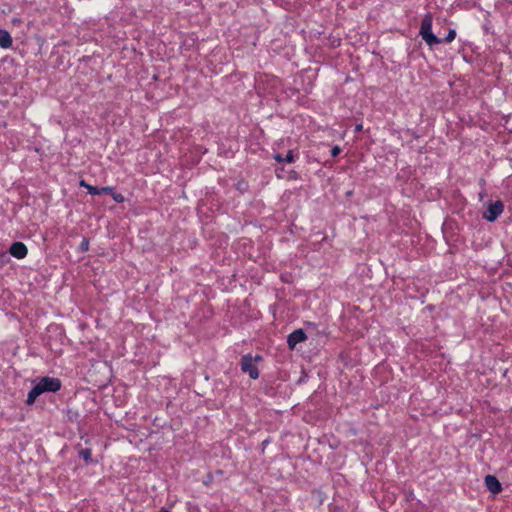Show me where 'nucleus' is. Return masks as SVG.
<instances>
[{
  "instance_id": "f257e3e1",
  "label": "nucleus",
  "mask_w": 512,
  "mask_h": 512,
  "mask_svg": "<svg viewBox=\"0 0 512 512\" xmlns=\"http://www.w3.org/2000/svg\"><path fill=\"white\" fill-rule=\"evenodd\" d=\"M61 388V381L54 377H42L27 395V404L32 405L37 397L45 392H57Z\"/></svg>"
},
{
  "instance_id": "f03ea898",
  "label": "nucleus",
  "mask_w": 512,
  "mask_h": 512,
  "mask_svg": "<svg viewBox=\"0 0 512 512\" xmlns=\"http://www.w3.org/2000/svg\"><path fill=\"white\" fill-rule=\"evenodd\" d=\"M432 23H433V17L431 15V13L425 14L421 21V26H420V31H419V34L422 37V39L430 47L442 43V39L437 37L436 35H434L432 32Z\"/></svg>"
},
{
  "instance_id": "7ed1b4c3",
  "label": "nucleus",
  "mask_w": 512,
  "mask_h": 512,
  "mask_svg": "<svg viewBox=\"0 0 512 512\" xmlns=\"http://www.w3.org/2000/svg\"><path fill=\"white\" fill-rule=\"evenodd\" d=\"M261 360L262 357L260 355L252 356L251 354H246L241 358V370L247 373L251 379H257L259 377L257 362Z\"/></svg>"
},
{
  "instance_id": "20e7f679",
  "label": "nucleus",
  "mask_w": 512,
  "mask_h": 512,
  "mask_svg": "<svg viewBox=\"0 0 512 512\" xmlns=\"http://www.w3.org/2000/svg\"><path fill=\"white\" fill-rule=\"evenodd\" d=\"M504 205L501 201H495L488 204L487 210L483 214V218L489 222L495 221L503 212Z\"/></svg>"
},
{
  "instance_id": "39448f33",
  "label": "nucleus",
  "mask_w": 512,
  "mask_h": 512,
  "mask_svg": "<svg viewBox=\"0 0 512 512\" xmlns=\"http://www.w3.org/2000/svg\"><path fill=\"white\" fill-rule=\"evenodd\" d=\"M306 334L302 329H296L287 337V344L290 349H294L297 344L306 340Z\"/></svg>"
},
{
  "instance_id": "423d86ee",
  "label": "nucleus",
  "mask_w": 512,
  "mask_h": 512,
  "mask_svg": "<svg viewBox=\"0 0 512 512\" xmlns=\"http://www.w3.org/2000/svg\"><path fill=\"white\" fill-rule=\"evenodd\" d=\"M9 253L17 259H23L27 256L28 249L23 242L17 241L12 243L9 248Z\"/></svg>"
},
{
  "instance_id": "0eeeda50",
  "label": "nucleus",
  "mask_w": 512,
  "mask_h": 512,
  "mask_svg": "<svg viewBox=\"0 0 512 512\" xmlns=\"http://www.w3.org/2000/svg\"><path fill=\"white\" fill-rule=\"evenodd\" d=\"M484 481H485V485H486L487 489L491 493L498 494V493L501 492L502 485H501L499 480L494 475H487V476H485Z\"/></svg>"
},
{
  "instance_id": "6e6552de",
  "label": "nucleus",
  "mask_w": 512,
  "mask_h": 512,
  "mask_svg": "<svg viewBox=\"0 0 512 512\" xmlns=\"http://www.w3.org/2000/svg\"><path fill=\"white\" fill-rule=\"evenodd\" d=\"M81 186L85 187L87 189V192L90 195H101V194H109V192H112V187L106 186V187H96L92 186L90 184L85 183L84 181H81Z\"/></svg>"
},
{
  "instance_id": "1a4fd4ad",
  "label": "nucleus",
  "mask_w": 512,
  "mask_h": 512,
  "mask_svg": "<svg viewBox=\"0 0 512 512\" xmlns=\"http://www.w3.org/2000/svg\"><path fill=\"white\" fill-rule=\"evenodd\" d=\"M12 46V37L6 30L0 29V47L9 48Z\"/></svg>"
},
{
  "instance_id": "9d476101",
  "label": "nucleus",
  "mask_w": 512,
  "mask_h": 512,
  "mask_svg": "<svg viewBox=\"0 0 512 512\" xmlns=\"http://www.w3.org/2000/svg\"><path fill=\"white\" fill-rule=\"evenodd\" d=\"M79 456L86 462H90L91 461V456H92V453H91V450L86 448V449H82L80 452H79Z\"/></svg>"
},
{
  "instance_id": "9b49d317",
  "label": "nucleus",
  "mask_w": 512,
  "mask_h": 512,
  "mask_svg": "<svg viewBox=\"0 0 512 512\" xmlns=\"http://www.w3.org/2000/svg\"><path fill=\"white\" fill-rule=\"evenodd\" d=\"M109 195L113 198V200L117 203H123L125 198L121 193H116L112 188V192H109Z\"/></svg>"
},
{
  "instance_id": "f8f14e48",
  "label": "nucleus",
  "mask_w": 512,
  "mask_h": 512,
  "mask_svg": "<svg viewBox=\"0 0 512 512\" xmlns=\"http://www.w3.org/2000/svg\"><path fill=\"white\" fill-rule=\"evenodd\" d=\"M456 37V31L454 29H450L447 36L442 39V42L451 43Z\"/></svg>"
},
{
  "instance_id": "ddd939ff",
  "label": "nucleus",
  "mask_w": 512,
  "mask_h": 512,
  "mask_svg": "<svg viewBox=\"0 0 512 512\" xmlns=\"http://www.w3.org/2000/svg\"><path fill=\"white\" fill-rule=\"evenodd\" d=\"M285 162L293 163L295 161V155L292 150H289L286 156L284 157Z\"/></svg>"
},
{
  "instance_id": "4468645a",
  "label": "nucleus",
  "mask_w": 512,
  "mask_h": 512,
  "mask_svg": "<svg viewBox=\"0 0 512 512\" xmlns=\"http://www.w3.org/2000/svg\"><path fill=\"white\" fill-rule=\"evenodd\" d=\"M81 251H87L89 249V241L84 238L80 244Z\"/></svg>"
},
{
  "instance_id": "2eb2a0df",
  "label": "nucleus",
  "mask_w": 512,
  "mask_h": 512,
  "mask_svg": "<svg viewBox=\"0 0 512 512\" xmlns=\"http://www.w3.org/2000/svg\"><path fill=\"white\" fill-rule=\"evenodd\" d=\"M341 152V148L339 146H334L332 149H331V156L332 157H337Z\"/></svg>"
},
{
  "instance_id": "dca6fc26",
  "label": "nucleus",
  "mask_w": 512,
  "mask_h": 512,
  "mask_svg": "<svg viewBox=\"0 0 512 512\" xmlns=\"http://www.w3.org/2000/svg\"><path fill=\"white\" fill-rule=\"evenodd\" d=\"M274 159H275L277 162H285V159H284V157H283L281 154H276V155H274Z\"/></svg>"
},
{
  "instance_id": "f3484780",
  "label": "nucleus",
  "mask_w": 512,
  "mask_h": 512,
  "mask_svg": "<svg viewBox=\"0 0 512 512\" xmlns=\"http://www.w3.org/2000/svg\"><path fill=\"white\" fill-rule=\"evenodd\" d=\"M282 171H284V168H281V171H279V172H278V171H276V174H277V177H278V178H281V175H280V174H282Z\"/></svg>"
},
{
  "instance_id": "a211bd4d",
  "label": "nucleus",
  "mask_w": 512,
  "mask_h": 512,
  "mask_svg": "<svg viewBox=\"0 0 512 512\" xmlns=\"http://www.w3.org/2000/svg\"><path fill=\"white\" fill-rule=\"evenodd\" d=\"M282 171H284V168H281V171H279V172H278V171H276V174H277V177H278V178H281V175H280V174H282Z\"/></svg>"
},
{
  "instance_id": "6ab92c4d",
  "label": "nucleus",
  "mask_w": 512,
  "mask_h": 512,
  "mask_svg": "<svg viewBox=\"0 0 512 512\" xmlns=\"http://www.w3.org/2000/svg\"><path fill=\"white\" fill-rule=\"evenodd\" d=\"M282 171H284V168H281V171H279V172H278V171H276V174H277V177H278V178H281V175H280V174H282Z\"/></svg>"
},
{
  "instance_id": "aec40b11",
  "label": "nucleus",
  "mask_w": 512,
  "mask_h": 512,
  "mask_svg": "<svg viewBox=\"0 0 512 512\" xmlns=\"http://www.w3.org/2000/svg\"><path fill=\"white\" fill-rule=\"evenodd\" d=\"M160 512H170V511L166 508H161Z\"/></svg>"
},
{
  "instance_id": "412c9836",
  "label": "nucleus",
  "mask_w": 512,
  "mask_h": 512,
  "mask_svg": "<svg viewBox=\"0 0 512 512\" xmlns=\"http://www.w3.org/2000/svg\"><path fill=\"white\" fill-rule=\"evenodd\" d=\"M509 164H510V167L512 169V158L509 159Z\"/></svg>"
}]
</instances>
